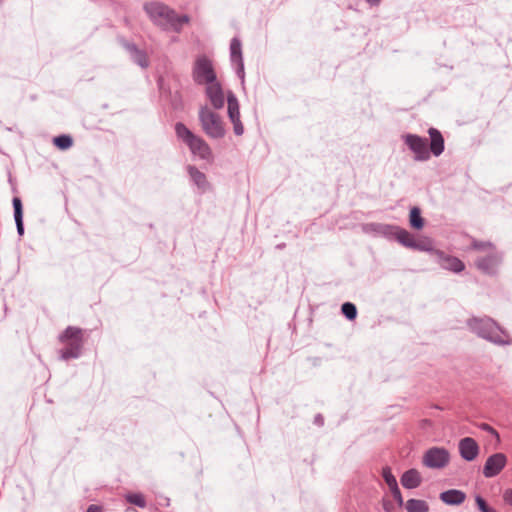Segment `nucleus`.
<instances>
[{
    "label": "nucleus",
    "mask_w": 512,
    "mask_h": 512,
    "mask_svg": "<svg viewBox=\"0 0 512 512\" xmlns=\"http://www.w3.org/2000/svg\"><path fill=\"white\" fill-rule=\"evenodd\" d=\"M377 231L388 234L390 239L397 241L406 248L419 251H434L439 258L440 265L454 273H461L465 269L462 260L455 256L445 255L442 251L434 250V241L423 235L420 230L423 226H412L415 228L413 232H409L400 226H376Z\"/></svg>",
    "instance_id": "nucleus-1"
},
{
    "label": "nucleus",
    "mask_w": 512,
    "mask_h": 512,
    "mask_svg": "<svg viewBox=\"0 0 512 512\" xmlns=\"http://www.w3.org/2000/svg\"><path fill=\"white\" fill-rule=\"evenodd\" d=\"M467 326L478 337L495 345L505 346L512 343L509 333L488 316L469 318Z\"/></svg>",
    "instance_id": "nucleus-2"
},
{
    "label": "nucleus",
    "mask_w": 512,
    "mask_h": 512,
    "mask_svg": "<svg viewBox=\"0 0 512 512\" xmlns=\"http://www.w3.org/2000/svg\"><path fill=\"white\" fill-rule=\"evenodd\" d=\"M85 341V330L77 326L66 327L58 335V342L62 345L58 351L60 359L68 361L79 358L82 355Z\"/></svg>",
    "instance_id": "nucleus-3"
},
{
    "label": "nucleus",
    "mask_w": 512,
    "mask_h": 512,
    "mask_svg": "<svg viewBox=\"0 0 512 512\" xmlns=\"http://www.w3.org/2000/svg\"><path fill=\"white\" fill-rule=\"evenodd\" d=\"M471 249L485 253V255L479 256L475 260V266L479 271L490 276L498 273L503 261V253L497 250L493 243L473 239Z\"/></svg>",
    "instance_id": "nucleus-4"
},
{
    "label": "nucleus",
    "mask_w": 512,
    "mask_h": 512,
    "mask_svg": "<svg viewBox=\"0 0 512 512\" xmlns=\"http://www.w3.org/2000/svg\"><path fill=\"white\" fill-rule=\"evenodd\" d=\"M144 9L150 19L164 29L179 30L184 23L189 22L188 16H178L174 10L163 3L149 2Z\"/></svg>",
    "instance_id": "nucleus-5"
},
{
    "label": "nucleus",
    "mask_w": 512,
    "mask_h": 512,
    "mask_svg": "<svg viewBox=\"0 0 512 512\" xmlns=\"http://www.w3.org/2000/svg\"><path fill=\"white\" fill-rule=\"evenodd\" d=\"M175 132L177 137L189 147L194 155L205 160L212 157V151L208 143L200 136L195 135L183 123H176Z\"/></svg>",
    "instance_id": "nucleus-6"
},
{
    "label": "nucleus",
    "mask_w": 512,
    "mask_h": 512,
    "mask_svg": "<svg viewBox=\"0 0 512 512\" xmlns=\"http://www.w3.org/2000/svg\"><path fill=\"white\" fill-rule=\"evenodd\" d=\"M199 121L204 133L213 139H221L225 136L226 129L219 114L208 106H202L199 110Z\"/></svg>",
    "instance_id": "nucleus-7"
},
{
    "label": "nucleus",
    "mask_w": 512,
    "mask_h": 512,
    "mask_svg": "<svg viewBox=\"0 0 512 512\" xmlns=\"http://www.w3.org/2000/svg\"><path fill=\"white\" fill-rule=\"evenodd\" d=\"M194 79L199 84H210L216 81V74L211 61L205 57H199L193 69Z\"/></svg>",
    "instance_id": "nucleus-8"
},
{
    "label": "nucleus",
    "mask_w": 512,
    "mask_h": 512,
    "mask_svg": "<svg viewBox=\"0 0 512 512\" xmlns=\"http://www.w3.org/2000/svg\"><path fill=\"white\" fill-rule=\"evenodd\" d=\"M450 460L449 452L445 448L433 447L423 456V464L429 468H443Z\"/></svg>",
    "instance_id": "nucleus-9"
},
{
    "label": "nucleus",
    "mask_w": 512,
    "mask_h": 512,
    "mask_svg": "<svg viewBox=\"0 0 512 512\" xmlns=\"http://www.w3.org/2000/svg\"><path fill=\"white\" fill-rule=\"evenodd\" d=\"M404 141L410 150L415 154V159L418 161L428 160L430 152L427 148V140L417 135L407 134L404 136Z\"/></svg>",
    "instance_id": "nucleus-10"
},
{
    "label": "nucleus",
    "mask_w": 512,
    "mask_h": 512,
    "mask_svg": "<svg viewBox=\"0 0 512 512\" xmlns=\"http://www.w3.org/2000/svg\"><path fill=\"white\" fill-rule=\"evenodd\" d=\"M507 464V457L504 453H495L489 456L483 467V475L492 478L501 473Z\"/></svg>",
    "instance_id": "nucleus-11"
},
{
    "label": "nucleus",
    "mask_w": 512,
    "mask_h": 512,
    "mask_svg": "<svg viewBox=\"0 0 512 512\" xmlns=\"http://www.w3.org/2000/svg\"><path fill=\"white\" fill-rule=\"evenodd\" d=\"M206 95L215 109H221L225 103V95L221 85L214 81L206 85Z\"/></svg>",
    "instance_id": "nucleus-12"
},
{
    "label": "nucleus",
    "mask_w": 512,
    "mask_h": 512,
    "mask_svg": "<svg viewBox=\"0 0 512 512\" xmlns=\"http://www.w3.org/2000/svg\"><path fill=\"white\" fill-rule=\"evenodd\" d=\"M459 452L464 460L473 461L479 453V446L473 438L465 437L459 442Z\"/></svg>",
    "instance_id": "nucleus-13"
},
{
    "label": "nucleus",
    "mask_w": 512,
    "mask_h": 512,
    "mask_svg": "<svg viewBox=\"0 0 512 512\" xmlns=\"http://www.w3.org/2000/svg\"><path fill=\"white\" fill-rule=\"evenodd\" d=\"M400 481L404 488L414 489L421 485L422 477L418 470L412 468L402 474Z\"/></svg>",
    "instance_id": "nucleus-14"
},
{
    "label": "nucleus",
    "mask_w": 512,
    "mask_h": 512,
    "mask_svg": "<svg viewBox=\"0 0 512 512\" xmlns=\"http://www.w3.org/2000/svg\"><path fill=\"white\" fill-rule=\"evenodd\" d=\"M440 500L448 505H460L466 499V494L457 489H450L440 493Z\"/></svg>",
    "instance_id": "nucleus-15"
},
{
    "label": "nucleus",
    "mask_w": 512,
    "mask_h": 512,
    "mask_svg": "<svg viewBox=\"0 0 512 512\" xmlns=\"http://www.w3.org/2000/svg\"><path fill=\"white\" fill-rule=\"evenodd\" d=\"M430 136V151L435 155L439 156L444 150V138L442 134L435 128L428 130Z\"/></svg>",
    "instance_id": "nucleus-16"
},
{
    "label": "nucleus",
    "mask_w": 512,
    "mask_h": 512,
    "mask_svg": "<svg viewBox=\"0 0 512 512\" xmlns=\"http://www.w3.org/2000/svg\"><path fill=\"white\" fill-rule=\"evenodd\" d=\"M407 512H429V505L425 500L409 499L405 503Z\"/></svg>",
    "instance_id": "nucleus-17"
},
{
    "label": "nucleus",
    "mask_w": 512,
    "mask_h": 512,
    "mask_svg": "<svg viewBox=\"0 0 512 512\" xmlns=\"http://www.w3.org/2000/svg\"><path fill=\"white\" fill-rule=\"evenodd\" d=\"M228 102V116L230 120L239 119L240 118V110L238 100L234 96L233 93L229 92L227 95Z\"/></svg>",
    "instance_id": "nucleus-18"
},
{
    "label": "nucleus",
    "mask_w": 512,
    "mask_h": 512,
    "mask_svg": "<svg viewBox=\"0 0 512 512\" xmlns=\"http://www.w3.org/2000/svg\"><path fill=\"white\" fill-rule=\"evenodd\" d=\"M189 174L199 188L205 189L208 186L205 174L195 167H189Z\"/></svg>",
    "instance_id": "nucleus-19"
},
{
    "label": "nucleus",
    "mask_w": 512,
    "mask_h": 512,
    "mask_svg": "<svg viewBox=\"0 0 512 512\" xmlns=\"http://www.w3.org/2000/svg\"><path fill=\"white\" fill-rule=\"evenodd\" d=\"M230 50H231L232 61L238 62L242 68L243 65H242V56H241V42L236 38L232 39L231 45H230Z\"/></svg>",
    "instance_id": "nucleus-20"
},
{
    "label": "nucleus",
    "mask_w": 512,
    "mask_h": 512,
    "mask_svg": "<svg viewBox=\"0 0 512 512\" xmlns=\"http://www.w3.org/2000/svg\"><path fill=\"white\" fill-rule=\"evenodd\" d=\"M128 49L131 53L133 60L139 64L141 67L148 66V60L146 54L140 50H138L135 46H128Z\"/></svg>",
    "instance_id": "nucleus-21"
},
{
    "label": "nucleus",
    "mask_w": 512,
    "mask_h": 512,
    "mask_svg": "<svg viewBox=\"0 0 512 512\" xmlns=\"http://www.w3.org/2000/svg\"><path fill=\"white\" fill-rule=\"evenodd\" d=\"M126 501L130 504H133L140 508H145L147 506L145 497L141 493H130L126 495Z\"/></svg>",
    "instance_id": "nucleus-22"
},
{
    "label": "nucleus",
    "mask_w": 512,
    "mask_h": 512,
    "mask_svg": "<svg viewBox=\"0 0 512 512\" xmlns=\"http://www.w3.org/2000/svg\"><path fill=\"white\" fill-rule=\"evenodd\" d=\"M53 143L59 149L66 150V149H69L72 146L73 140L68 135H61V136L55 137L53 139Z\"/></svg>",
    "instance_id": "nucleus-23"
},
{
    "label": "nucleus",
    "mask_w": 512,
    "mask_h": 512,
    "mask_svg": "<svg viewBox=\"0 0 512 512\" xmlns=\"http://www.w3.org/2000/svg\"><path fill=\"white\" fill-rule=\"evenodd\" d=\"M341 311L348 320H354L357 316L356 306L351 302H345L341 306Z\"/></svg>",
    "instance_id": "nucleus-24"
},
{
    "label": "nucleus",
    "mask_w": 512,
    "mask_h": 512,
    "mask_svg": "<svg viewBox=\"0 0 512 512\" xmlns=\"http://www.w3.org/2000/svg\"><path fill=\"white\" fill-rule=\"evenodd\" d=\"M382 477H383L385 483L387 484V486L389 487V489L398 485L397 480H396L395 476L392 474V470L390 467H388V466L383 467Z\"/></svg>",
    "instance_id": "nucleus-25"
},
{
    "label": "nucleus",
    "mask_w": 512,
    "mask_h": 512,
    "mask_svg": "<svg viewBox=\"0 0 512 512\" xmlns=\"http://www.w3.org/2000/svg\"><path fill=\"white\" fill-rule=\"evenodd\" d=\"M13 207H14L15 224H23L22 223V202L19 198L15 197L13 199Z\"/></svg>",
    "instance_id": "nucleus-26"
},
{
    "label": "nucleus",
    "mask_w": 512,
    "mask_h": 512,
    "mask_svg": "<svg viewBox=\"0 0 512 512\" xmlns=\"http://www.w3.org/2000/svg\"><path fill=\"white\" fill-rule=\"evenodd\" d=\"M475 502L480 512H497V510L494 508L489 507L486 501L480 495L475 497Z\"/></svg>",
    "instance_id": "nucleus-27"
},
{
    "label": "nucleus",
    "mask_w": 512,
    "mask_h": 512,
    "mask_svg": "<svg viewBox=\"0 0 512 512\" xmlns=\"http://www.w3.org/2000/svg\"><path fill=\"white\" fill-rule=\"evenodd\" d=\"M410 224H422L421 211L418 207H413L410 211Z\"/></svg>",
    "instance_id": "nucleus-28"
},
{
    "label": "nucleus",
    "mask_w": 512,
    "mask_h": 512,
    "mask_svg": "<svg viewBox=\"0 0 512 512\" xmlns=\"http://www.w3.org/2000/svg\"><path fill=\"white\" fill-rule=\"evenodd\" d=\"M390 492H391L394 500L398 503V505L402 506L403 505V497H402V494H401V491H400L398 485L392 487L390 489Z\"/></svg>",
    "instance_id": "nucleus-29"
},
{
    "label": "nucleus",
    "mask_w": 512,
    "mask_h": 512,
    "mask_svg": "<svg viewBox=\"0 0 512 512\" xmlns=\"http://www.w3.org/2000/svg\"><path fill=\"white\" fill-rule=\"evenodd\" d=\"M232 124H233V129H234V133L238 136L242 135L243 132H244V127H243V124L239 119H234V120H231Z\"/></svg>",
    "instance_id": "nucleus-30"
},
{
    "label": "nucleus",
    "mask_w": 512,
    "mask_h": 512,
    "mask_svg": "<svg viewBox=\"0 0 512 512\" xmlns=\"http://www.w3.org/2000/svg\"><path fill=\"white\" fill-rule=\"evenodd\" d=\"M503 500L506 504L512 506V488L506 489L504 491Z\"/></svg>",
    "instance_id": "nucleus-31"
},
{
    "label": "nucleus",
    "mask_w": 512,
    "mask_h": 512,
    "mask_svg": "<svg viewBox=\"0 0 512 512\" xmlns=\"http://www.w3.org/2000/svg\"><path fill=\"white\" fill-rule=\"evenodd\" d=\"M482 429L490 432L491 434L495 435L497 438L499 437L498 432L488 424H483Z\"/></svg>",
    "instance_id": "nucleus-32"
},
{
    "label": "nucleus",
    "mask_w": 512,
    "mask_h": 512,
    "mask_svg": "<svg viewBox=\"0 0 512 512\" xmlns=\"http://www.w3.org/2000/svg\"><path fill=\"white\" fill-rule=\"evenodd\" d=\"M103 509L99 505L92 504L87 508V512H102Z\"/></svg>",
    "instance_id": "nucleus-33"
},
{
    "label": "nucleus",
    "mask_w": 512,
    "mask_h": 512,
    "mask_svg": "<svg viewBox=\"0 0 512 512\" xmlns=\"http://www.w3.org/2000/svg\"><path fill=\"white\" fill-rule=\"evenodd\" d=\"M17 227V231H18V234L20 236H22L24 234V228L25 226H16Z\"/></svg>",
    "instance_id": "nucleus-34"
},
{
    "label": "nucleus",
    "mask_w": 512,
    "mask_h": 512,
    "mask_svg": "<svg viewBox=\"0 0 512 512\" xmlns=\"http://www.w3.org/2000/svg\"><path fill=\"white\" fill-rule=\"evenodd\" d=\"M368 3H370L371 5H377L380 0H367Z\"/></svg>",
    "instance_id": "nucleus-35"
},
{
    "label": "nucleus",
    "mask_w": 512,
    "mask_h": 512,
    "mask_svg": "<svg viewBox=\"0 0 512 512\" xmlns=\"http://www.w3.org/2000/svg\"><path fill=\"white\" fill-rule=\"evenodd\" d=\"M316 422L321 423L323 422V418L319 415L316 417Z\"/></svg>",
    "instance_id": "nucleus-36"
},
{
    "label": "nucleus",
    "mask_w": 512,
    "mask_h": 512,
    "mask_svg": "<svg viewBox=\"0 0 512 512\" xmlns=\"http://www.w3.org/2000/svg\"><path fill=\"white\" fill-rule=\"evenodd\" d=\"M383 507H384L385 511L390 512V509H389V507H388V504H387V503H384V504H383Z\"/></svg>",
    "instance_id": "nucleus-37"
}]
</instances>
